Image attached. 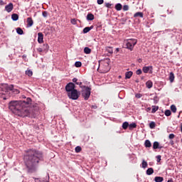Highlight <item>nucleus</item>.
Segmentation results:
<instances>
[{
    "instance_id": "20e7f679",
    "label": "nucleus",
    "mask_w": 182,
    "mask_h": 182,
    "mask_svg": "<svg viewBox=\"0 0 182 182\" xmlns=\"http://www.w3.org/2000/svg\"><path fill=\"white\" fill-rule=\"evenodd\" d=\"M82 90V96L85 100H89V97H90V93L92 92V88L90 87L84 85L81 87Z\"/></svg>"
},
{
    "instance_id": "dca6fc26",
    "label": "nucleus",
    "mask_w": 182,
    "mask_h": 182,
    "mask_svg": "<svg viewBox=\"0 0 182 182\" xmlns=\"http://www.w3.org/2000/svg\"><path fill=\"white\" fill-rule=\"evenodd\" d=\"M84 53H86V55H90V53H92V49L89 47H85L84 48Z\"/></svg>"
},
{
    "instance_id": "c9c22d12",
    "label": "nucleus",
    "mask_w": 182,
    "mask_h": 182,
    "mask_svg": "<svg viewBox=\"0 0 182 182\" xmlns=\"http://www.w3.org/2000/svg\"><path fill=\"white\" fill-rule=\"evenodd\" d=\"M159 97L155 96L154 97V105H157L159 103Z\"/></svg>"
},
{
    "instance_id": "7c9ffc66",
    "label": "nucleus",
    "mask_w": 182,
    "mask_h": 182,
    "mask_svg": "<svg viewBox=\"0 0 182 182\" xmlns=\"http://www.w3.org/2000/svg\"><path fill=\"white\" fill-rule=\"evenodd\" d=\"M26 75H27V76H32V75H33V73L32 72V70H26Z\"/></svg>"
},
{
    "instance_id": "6ab92c4d",
    "label": "nucleus",
    "mask_w": 182,
    "mask_h": 182,
    "mask_svg": "<svg viewBox=\"0 0 182 182\" xmlns=\"http://www.w3.org/2000/svg\"><path fill=\"white\" fill-rule=\"evenodd\" d=\"M11 19L12 21H18V19H19V16L16 14H13L11 15Z\"/></svg>"
},
{
    "instance_id": "680f3d73",
    "label": "nucleus",
    "mask_w": 182,
    "mask_h": 182,
    "mask_svg": "<svg viewBox=\"0 0 182 182\" xmlns=\"http://www.w3.org/2000/svg\"><path fill=\"white\" fill-rule=\"evenodd\" d=\"M106 72H107V70H105V71L103 72V73H106Z\"/></svg>"
},
{
    "instance_id": "8fccbe9b",
    "label": "nucleus",
    "mask_w": 182,
    "mask_h": 182,
    "mask_svg": "<svg viewBox=\"0 0 182 182\" xmlns=\"http://www.w3.org/2000/svg\"><path fill=\"white\" fill-rule=\"evenodd\" d=\"M103 2H105L104 0H97L98 5H102V4H103Z\"/></svg>"
},
{
    "instance_id": "0eeeda50",
    "label": "nucleus",
    "mask_w": 182,
    "mask_h": 182,
    "mask_svg": "<svg viewBox=\"0 0 182 182\" xmlns=\"http://www.w3.org/2000/svg\"><path fill=\"white\" fill-rule=\"evenodd\" d=\"M75 87H76V85L73 82H69L65 86V91L67 92V94L75 90Z\"/></svg>"
},
{
    "instance_id": "2f4dec72",
    "label": "nucleus",
    "mask_w": 182,
    "mask_h": 182,
    "mask_svg": "<svg viewBox=\"0 0 182 182\" xmlns=\"http://www.w3.org/2000/svg\"><path fill=\"white\" fill-rule=\"evenodd\" d=\"M106 50L108 53H113V48L112 47H106Z\"/></svg>"
},
{
    "instance_id": "6e6552de",
    "label": "nucleus",
    "mask_w": 182,
    "mask_h": 182,
    "mask_svg": "<svg viewBox=\"0 0 182 182\" xmlns=\"http://www.w3.org/2000/svg\"><path fill=\"white\" fill-rule=\"evenodd\" d=\"M142 71L144 73H150L151 75L153 73V66H144L142 68Z\"/></svg>"
},
{
    "instance_id": "f704fd0d",
    "label": "nucleus",
    "mask_w": 182,
    "mask_h": 182,
    "mask_svg": "<svg viewBox=\"0 0 182 182\" xmlns=\"http://www.w3.org/2000/svg\"><path fill=\"white\" fill-rule=\"evenodd\" d=\"M150 129H154L156 127V122H151L149 124Z\"/></svg>"
},
{
    "instance_id": "58836bf2",
    "label": "nucleus",
    "mask_w": 182,
    "mask_h": 182,
    "mask_svg": "<svg viewBox=\"0 0 182 182\" xmlns=\"http://www.w3.org/2000/svg\"><path fill=\"white\" fill-rule=\"evenodd\" d=\"M146 167H147V161H142V168H146Z\"/></svg>"
},
{
    "instance_id": "09e8293b",
    "label": "nucleus",
    "mask_w": 182,
    "mask_h": 182,
    "mask_svg": "<svg viewBox=\"0 0 182 182\" xmlns=\"http://www.w3.org/2000/svg\"><path fill=\"white\" fill-rule=\"evenodd\" d=\"M37 51L41 53L43 52L44 50H43V48H37Z\"/></svg>"
},
{
    "instance_id": "7ed1b4c3",
    "label": "nucleus",
    "mask_w": 182,
    "mask_h": 182,
    "mask_svg": "<svg viewBox=\"0 0 182 182\" xmlns=\"http://www.w3.org/2000/svg\"><path fill=\"white\" fill-rule=\"evenodd\" d=\"M1 90L6 92L11 91L14 95H19L20 93L19 90L14 88V85L3 84L1 87Z\"/></svg>"
},
{
    "instance_id": "603ef678",
    "label": "nucleus",
    "mask_w": 182,
    "mask_h": 182,
    "mask_svg": "<svg viewBox=\"0 0 182 182\" xmlns=\"http://www.w3.org/2000/svg\"><path fill=\"white\" fill-rule=\"evenodd\" d=\"M0 5H5V2H4L2 0H0Z\"/></svg>"
},
{
    "instance_id": "5fc2aeb1",
    "label": "nucleus",
    "mask_w": 182,
    "mask_h": 182,
    "mask_svg": "<svg viewBox=\"0 0 182 182\" xmlns=\"http://www.w3.org/2000/svg\"><path fill=\"white\" fill-rule=\"evenodd\" d=\"M170 143H171V146H173V145L174 144V141L171 140V141H170Z\"/></svg>"
},
{
    "instance_id": "39448f33",
    "label": "nucleus",
    "mask_w": 182,
    "mask_h": 182,
    "mask_svg": "<svg viewBox=\"0 0 182 182\" xmlns=\"http://www.w3.org/2000/svg\"><path fill=\"white\" fill-rule=\"evenodd\" d=\"M67 95L69 99H71L72 100H77V99H79V97H80V92L75 89L74 90L68 92Z\"/></svg>"
},
{
    "instance_id": "2eb2a0df",
    "label": "nucleus",
    "mask_w": 182,
    "mask_h": 182,
    "mask_svg": "<svg viewBox=\"0 0 182 182\" xmlns=\"http://www.w3.org/2000/svg\"><path fill=\"white\" fill-rule=\"evenodd\" d=\"M146 86L148 89H151V87H153V82L151 80H148L146 82Z\"/></svg>"
},
{
    "instance_id": "bb28decb",
    "label": "nucleus",
    "mask_w": 182,
    "mask_h": 182,
    "mask_svg": "<svg viewBox=\"0 0 182 182\" xmlns=\"http://www.w3.org/2000/svg\"><path fill=\"white\" fill-rule=\"evenodd\" d=\"M159 110V106H152L151 113H156Z\"/></svg>"
},
{
    "instance_id": "6e6d98bb",
    "label": "nucleus",
    "mask_w": 182,
    "mask_h": 182,
    "mask_svg": "<svg viewBox=\"0 0 182 182\" xmlns=\"http://www.w3.org/2000/svg\"><path fill=\"white\" fill-rule=\"evenodd\" d=\"M93 28H94V26H90V27H89L90 31H92V29H93Z\"/></svg>"
},
{
    "instance_id": "a18cd8bd",
    "label": "nucleus",
    "mask_w": 182,
    "mask_h": 182,
    "mask_svg": "<svg viewBox=\"0 0 182 182\" xmlns=\"http://www.w3.org/2000/svg\"><path fill=\"white\" fill-rule=\"evenodd\" d=\"M129 9V5H124L123 6V11H126Z\"/></svg>"
},
{
    "instance_id": "79ce46f5",
    "label": "nucleus",
    "mask_w": 182,
    "mask_h": 182,
    "mask_svg": "<svg viewBox=\"0 0 182 182\" xmlns=\"http://www.w3.org/2000/svg\"><path fill=\"white\" fill-rule=\"evenodd\" d=\"M156 159H157V162L158 163H160V161H161V155H158L156 156Z\"/></svg>"
},
{
    "instance_id": "4d7b16f0",
    "label": "nucleus",
    "mask_w": 182,
    "mask_h": 182,
    "mask_svg": "<svg viewBox=\"0 0 182 182\" xmlns=\"http://www.w3.org/2000/svg\"><path fill=\"white\" fill-rule=\"evenodd\" d=\"M168 182H174V181H173V178H171V179L168 180Z\"/></svg>"
},
{
    "instance_id": "aec40b11",
    "label": "nucleus",
    "mask_w": 182,
    "mask_h": 182,
    "mask_svg": "<svg viewBox=\"0 0 182 182\" xmlns=\"http://www.w3.org/2000/svg\"><path fill=\"white\" fill-rule=\"evenodd\" d=\"M144 146L146 148H150L151 147V142H150V140L146 139L144 142Z\"/></svg>"
},
{
    "instance_id": "bf43d9fd",
    "label": "nucleus",
    "mask_w": 182,
    "mask_h": 182,
    "mask_svg": "<svg viewBox=\"0 0 182 182\" xmlns=\"http://www.w3.org/2000/svg\"><path fill=\"white\" fill-rule=\"evenodd\" d=\"M181 132H182V124L181 125Z\"/></svg>"
},
{
    "instance_id": "3c124183",
    "label": "nucleus",
    "mask_w": 182,
    "mask_h": 182,
    "mask_svg": "<svg viewBox=\"0 0 182 182\" xmlns=\"http://www.w3.org/2000/svg\"><path fill=\"white\" fill-rule=\"evenodd\" d=\"M73 82H74V83H77V78H76V77H74L73 79Z\"/></svg>"
},
{
    "instance_id": "c756f323",
    "label": "nucleus",
    "mask_w": 182,
    "mask_h": 182,
    "mask_svg": "<svg viewBox=\"0 0 182 182\" xmlns=\"http://www.w3.org/2000/svg\"><path fill=\"white\" fill-rule=\"evenodd\" d=\"M49 50V45L48 43H45L43 45V50Z\"/></svg>"
},
{
    "instance_id": "052dcab7",
    "label": "nucleus",
    "mask_w": 182,
    "mask_h": 182,
    "mask_svg": "<svg viewBox=\"0 0 182 182\" xmlns=\"http://www.w3.org/2000/svg\"><path fill=\"white\" fill-rule=\"evenodd\" d=\"M3 99H4V100H6V97H3Z\"/></svg>"
},
{
    "instance_id": "f03ea898",
    "label": "nucleus",
    "mask_w": 182,
    "mask_h": 182,
    "mask_svg": "<svg viewBox=\"0 0 182 182\" xmlns=\"http://www.w3.org/2000/svg\"><path fill=\"white\" fill-rule=\"evenodd\" d=\"M23 161L28 173H35L38 169L39 161H43V153L36 149H28L26 151Z\"/></svg>"
},
{
    "instance_id": "ddd939ff",
    "label": "nucleus",
    "mask_w": 182,
    "mask_h": 182,
    "mask_svg": "<svg viewBox=\"0 0 182 182\" xmlns=\"http://www.w3.org/2000/svg\"><path fill=\"white\" fill-rule=\"evenodd\" d=\"M32 25H33V20L31 17H28L27 18V26L28 28H31V26H32Z\"/></svg>"
},
{
    "instance_id": "473e14b6",
    "label": "nucleus",
    "mask_w": 182,
    "mask_h": 182,
    "mask_svg": "<svg viewBox=\"0 0 182 182\" xmlns=\"http://www.w3.org/2000/svg\"><path fill=\"white\" fill-rule=\"evenodd\" d=\"M75 68H80L82 66V62L77 61L75 63Z\"/></svg>"
},
{
    "instance_id": "4be33fe9",
    "label": "nucleus",
    "mask_w": 182,
    "mask_h": 182,
    "mask_svg": "<svg viewBox=\"0 0 182 182\" xmlns=\"http://www.w3.org/2000/svg\"><path fill=\"white\" fill-rule=\"evenodd\" d=\"M174 73H173V72L170 73L169 74V80L171 82V83H173V82H174Z\"/></svg>"
},
{
    "instance_id": "f8f14e48",
    "label": "nucleus",
    "mask_w": 182,
    "mask_h": 182,
    "mask_svg": "<svg viewBox=\"0 0 182 182\" xmlns=\"http://www.w3.org/2000/svg\"><path fill=\"white\" fill-rule=\"evenodd\" d=\"M87 21H93L95 19V15L92 13H88L86 17Z\"/></svg>"
},
{
    "instance_id": "9d476101",
    "label": "nucleus",
    "mask_w": 182,
    "mask_h": 182,
    "mask_svg": "<svg viewBox=\"0 0 182 182\" xmlns=\"http://www.w3.org/2000/svg\"><path fill=\"white\" fill-rule=\"evenodd\" d=\"M38 43H43V33L41 32L38 33Z\"/></svg>"
},
{
    "instance_id": "a19ab883",
    "label": "nucleus",
    "mask_w": 182,
    "mask_h": 182,
    "mask_svg": "<svg viewBox=\"0 0 182 182\" xmlns=\"http://www.w3.org/2000/svg\"><path fill=\"white\" fill-rule=\"evenodd\" d=\"M174 137H176L174 134H170L168 136V139H170L171 140H172V139H174Z\"/></svg>"
},
{
    "instance_id": "a211bd4d",
    "label": "nucleus",
    "mask_w": 182,
    "mask_h": 182,
    "mask_svg": "<svg viewBox=\"0 0 182 182\" xmlns=\"http://www.w3.org/2000/svg\"><path fill=\"white\" fill-rule=\"evenodd\" d=\"M153 173H154V169H153V168H149L146 170L147 176H151V174H153Z\"/></svg>"
},
{
    "instance_id": "a878e982",
    "label": "nucleus",
    "mask_w": 182,
    "mask_h": 182,
    "mask_svg": "<svg viewBox=\"0 0 182 182\" xmlns=\"http://www.w3.org/2000/svg\"><path fill=\"white\" fill-rule=\"evenodd\" d=\"M128 127H129V123L127 122H124L122 124V129H124V130H127Z\"/></svg>"
},
{
    "instance_id": "338daca9",
    "label": "nucleus",
    "mask_w": 182,
    "mask_h": 182,
    "mask_svg": "<svg viewBox=\"0 0 182 182\" xmlns=\"http://www.w3.org/2000/svg\"><path fill=\"white\" fill-rule=\"evenodd\" d=\"M47 176H48V178H49V174H47Z\"/></svg>"
},
{
    "instance_id": "37998d69",
    "label": "nucleus",
    "mask_w": 182,
    "mask_h": 182,
    "mask_svg": "<svg viewBox=\"0 0 182 182\" xmlns=\"http://www.w3.org/2000/svg\"><path fill=\"white\" fill-rule=\"evenodd\" d=\"M136 75H141L143 73V71H141V69H139L136 71Z\"/></svg>"
},
{
    "instance_id": "ea45409f",
    "label": "nucleus",
    "mask_w": 182,
    "mask_h": 182,
    "mask_svg": "<svg viewBox=\"0 0 182 182\" xmlns=\"http://www.w3.org/2000/svg\"><path fill=\"white\" fill-rule=\"evenodd\" d=\"M42 15H43V18H47L48 17V11H43Z\"/></svg>"
},
{
    "instance_id": "4468645a",
    "label": "nucleus",
    "mask_w": 182,
    "mask_h": 182,
    "mask_svg": "<svg viewBox=\"0 0 182 182\" xmlns=\"http://www.w3.org/2000/svg\"><path fill=\"white\" fill-rule=\"evenodd\" d=\"M133 76V72L128 71L125 73V79H130Z\"/></svg>"
},
{
    "instance_id": "f257e3e1",
    "label": "nucleus",
    "mask_w": 182,
    "mask_h": 182,
    "mask_svg": "<svg viewBox=\"0 0 182 182\" xmlns=\"http://www.w3.org/2000/svg\"><path fill=\"white\" fill-rule=\"evenodd\" d=\"M23 100L11 101L9 103V109L19 117H35V112H31L29 106L32 105V99L23 96Z\"/></svg>"
},
{
    "instance_id": "393cba45",
    "label": "nucleus",
    "mask_w": 182,
    "mask_h": 182,
    "mask_svg": "<svg viewBox=\"0 0 182 182\" xmlns=\"http://www.w3.org/2000/svg\"><path fill=\"white\" fill-rule=\"evenodd\" d=\"M159 146H160V144L159 143V141H154L153 144V149L156 150L159 149Z\"/></svg>"
},
{
    "instance_id": "412c9836",
    "label": "nucleus",
    "mask_w": 182,
    "mask_h": 182,
    "mask_svg": "<svg viewBox=\"0 0 182 182\" xmlns=\"http://www.w3.org/2000/svg\"><path fill=\"white\" fill-rule=\"evenodd\" d=\"M123 8V6H122V4L118 3L115 5V9L116 11H122V9Z\"/></svg>"
},
{
    "instance_id": "e2e57ef3",
    "label": "nucleus",
    "mask_w": 182,
    "mask_h": 182,
    "mask_svg": "<svg viewBox=\"0 0 182 182\" xmlns=\"http://www.w3.org/2000/svg\"><path fill=\"white\" fill-rule=\"evenodd\" d=\"M117 51L119 52V48H117Z\"/></svg>"
},
{
    "instance_id": "f3484780",
    "label": "nucleus",
    "mask_w": 182,
    "mask_h": 182,
    "mask_svg": "<svg viewBox=\"0 0 182 182\" xmlns=\"http://www.w3.org/2000/svg\"><path fill=\"white\" fill-rule=\"evenodd\" d=\"M164 181V178L161 176H156L154 178V181L156 182H163Z\"/></svg>"
},
{
    "instance_id": "49530a36",
    "label": "nucleus",
    "mask_w": 182,
    "mask_h": 182,
    "mask_svg": "<svg viewBox=\"0 0 182 182\" xmlns=\"http://www.w3.org/2000/svg\"><path fill=\"white\" fill-rule=\"evenodd\" d=\"M143 95L141 94H136L135 97H136V99H140Z\"/></svg>"
},
{
    "instance_id": "13d9d810",
    "label": "nucleus",
    "mask_w": 182,
    "mask_h": 182,
    "mask_svg": "<svg viewBox=\"0 0 182 182\" xmlns=\"http://www.w3.org/2000/svg\"><path fill=\"white\" fill-rule=\"evenodd\" d=\"M158 149H163V146H160V145H159V148Z\"/></svg>"
},
{
    "instance_id": "cd10ccee",
    "label": "nucleus",
    "mask_w": 182,
    "mask_h": 182,
    "mask_svg": "<svg viewBox=\"0 0 182 182\" xmlns=\"http://www.w3.org/2000/svg\"><path fill=\"white\" fill-rule=\"evenodd\" d=\"M16 32H17L18 35H23V30H22V28H17Z\"/></svg>"
},
{
    "instance_id": "e433bc0d",
    "label": "nucleus",
    "mask_w": 182,
    "mask_h": 182,
    "mask_svg": "<svg viewBox=\"0 0 182 182\" xmlns=\"http://www.w3.org/2000/svg\"><path fill=\"white\" fill-rule=\"evenodd\" d=\"M80 151H82V147L76 146L75 147V153H80Z\"/></svg>"
},
{
    "instance_id": "72a5a7b5",
    "label": "nucleus",
    "mask_w": 182,
    "mask_h": 182,
    "mask_svg": "<svg viewBox=\"0 0 182 182\" xmlns=\"http://www.w3.org/2000/svg\"><path fill=\"white\" fill-rule=\"evenodd\" d=\"M165 116L167 117H168V116H171V111H170V109H166L165 111Z\"/></svg>"
},
{
    "instance_id": "864d4df0",
    "label": "nucleus",
    "mask_w": 182,
    "mask_h": 182,
    "mask_svg": "<svg viewBox=\"0 0 182 182\" xmlns=\"http://www.w3.org/2000/svg\"><path fill=\"white\" fill-rule=\"evenodd\" d=\"M75 85H78L79 86H80L82 85V82H77Z\"/></svg>"
},
{
    "instance_id": "c03bdc74",
    "label": "nucleus",
    "mask_w": 182,
    "mask_h": 182,
    "mask_svg": "<svg viewBox=\"0 0 182 182\" xmlns=\"http://www.w3.org/2000/svg\"><path fill=\"white\" fill-rule=\"evenodd\" d=\"M105 6H106V8L110 9V8H112V4H110V3H106V4H105Z\"/></svg>"
},
{
    "instance_id": "de8ad7c7",
    "label": "nucleus",
    "mask_w": 182,
    "mask_h": 182,
    "mask_svg": "<svg viewBox=\"0 0 182 182\" xmlns=\"http://www.w3.org/2000/svg\"><path fill=\"white\" fill-rule=\"evenodd\" d=\"M70 22L73 25H76V20L75 18H72Z\"/></svg>"
},
{
    "instance_id": "423d86ee",
    "label": "nucleus",
    "mask_w": 182,
    "mask_h": 182,
    "mask_svg": "<svg viewBox=\"0 0 182 182\" xmlns=\"http://www.w3.org/2000/svg\"><path fill=\"white\" fill-rule=\"evenodd\" d=\"M137 43V40L136 39H128L127 40L126 46L127 49H129V50H133L134 46Z\"/></svg>"
},
{
    "instance_id": "c85d7f7f",
    "label": "nucleus",
    "mask_w": 182,
    "mask_h": 182,
    "mask_svg": "<svg viewBox=\"0 0 182 182\" xmlns=\"http://www.w3.org/2000/svg\"><path fill=\"white\" fill-rule=\"evenodd\" d=\"M171 112H173V113H176V112H177V107H176V105H172L171 106Z\"/></svg>"
},
{
    "instance_id": "0e129e2a",
    "label": "nucleus",
    "mask_w": 182,
    "mask_h": 182,
    "mask_svg": "<svg viewBox=\"0 0 182 182\" xmlns=\"http://www.w3.org/2000/svg\"><path fill=\"white\" fill-rule=\"evenodd\" d=\"M136 83H139V80H136Z\"/></svg>"
},
{
    "instance_id": "9b49d317",
    "label": "nucleus",
    "mask_w": 182,
    "mask_h": 182,
    "mask_svg": "<svg viewBox=\"0 0 182 182\" xmlns=\"http://www.w3.org/2000/svg\"><path fill=\"white\" fill-rule=\"evenodd\" d=\"M144 14L143 12L138 11L134 14V18H144Z\"/></svg>"
},
{
    "instance_id": "5701e85b",
    "label": "nucleus",
    "mask_w": 182,
    "mask_h": 182,
    "mask_svg": "<svg viewBox=\"0 0 182 182\" xmlns=\"http://www.w3.org/2000/svg\"><path fill=\"white\" fill-rule=\"evenodd\" d=\"M129 130H132L133 129H136L137 127V124L134 122H132V124H129Z\"/></svg>"
},
{
    "instance_id": "b1692460",
    "label": "nucleus",
    "mask_w": 182,
    "mask_h": 182,
    "mask_svg": "<svg viewBox=\"0 0 182 182\" xmlns=\"http://www.w3.org/2000/svg\"><path fill=\"white\" fill-rule=\"evenodd\" d=\"M103 63L105 65L107 68H108L109 64L110 63V59L106 58L105 60H103Z\"/></svg>"
},
{
    "instance_id": "69168bd1",
    "label": "nucleus",
    "mask_w": 182,
    "mask_h": 182,
    "mask_svg": "<svg viewBox=\"0 0 182 182\" xmlns=\"http://www.w3.org/2000/svg\"><path fill=\"white\" fill-rule=\"evenodd\" d=\"M178 117H180V114L178 115Z\"/></svg>"
},
{
    "instance_id": "4c0bfd02",
    "label": "nucleus",
    "mask_w": 182,
    "mask_h": 182,
    "mask_svg": "<svg viewBox=\"0 0 182 182\" xmlns=\"http://www.w3.org/2000/svg\"><path fill=\"white\" fill-rule=\"evenodd\" d=\"M87 32H90V28H89V27H85L83 29V33H87Z\"/></svg>"
},
{
    "instance_id": "1a4fd4ad",
    "label": "nucleus",
    "mask_w": 182,
    "mask_h": 182,
    "mask_svg": "<svg viewBox=\"0 0 182 182\" xmlns=\"http://www.w3.org/2000/svg\"><path fill=\"white\" fill-rule=\"evenodd\" d=\"M13 10H14V4L12 3H9L5 6V11H6V12H9V13L12 12Z\"/></svg>"
}]
</instances>
